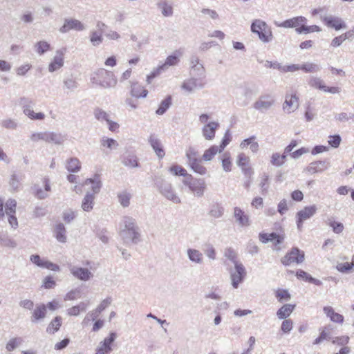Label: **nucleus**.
<instances>
[{
  "mask_svg": "<svg viewBox=\"0 0 354 354\" xmlns=\"http://www.w3.org/2000/svg\"><path fill=\"white\" fill-rule=\"evenodd\" d=\"M122 227L120 230V236L124 243L137 244L140 241V233L136 220L131 216H124L122 220Z\"/></svg>",
  "mask_w": 354,
  "mask_h": 354,
  "instance_id": "f257e3e1",
  "label": "nucleus"
},
{
  "mask_svg": "<svg viewBox=\"0 0 354 354\" xmlns=\"http://www.w3.org/2000/svg\"><path fill=\"white\" fill-rule=\"evenodd\" d=\"M91 80L93 84H98L104 88H113L118 82L116 77L111 71L103 68L97 70Z\"/></svg>",
  "mask_w": 354,
  "mask_h": 354,
  "instance_id": "f03ea898",
  "label": "nucleus"
},
{
  "mask_svg": "<svg viewBox=\"0 0 354 354\" xmlns=\"http://www.w3.org/2000/svg\"><path fill=\"white\" fill-rule=\"evenodd\" d=\"M251 31L258 35L259 39L263 43L272 41V34L267 24L261 20L255 19L251 25Z\"/></svg>",
  "mask_w": 354,
  "mask_h": 354,
  "instance_id": "7ed1b4c3",
  "label": "nucleus"
},
{
  "mask_svg": "<svg viewBox=\"0 0 354 354\" xmlns=\"http://www.w3.org/2000/svg\"><path fill=\"white\" fill-rule=\"evenodd\" d=\"M159 192L167 200L172 201L174 203L178 204L181 202L180 198L176 194L172 185L161 179L156 183Z\"/></svg>",
  "mask_w": 354,
  "mask_h": 354,
  "instance_id": "20e7f679",
  "label": "nucleus"
},
{
  "mask_svg": "<svg viewBox=\"0 0 354 354\" xmlns=\"http://www.w3.org/2000/svg\"><path fill=\"white\" fill-rule=\"evenodd\" d=\"M183 183L185 185L187 186L189 190L197 197L203 196L206 187L205 182L203 179L194 178L191 175L190 178H185Z\"/></svg>",
  "mask_w": 354,
  "mask_h": 354,
  "instance_id": "39448f33",
  "label": "nucleus"
},
{
  "mask_svg": "<svg viewBox=\"0 0 354 354\" xmlns=\"http://www.w3.org/2000/svg\"><path fill=\"white\" fill-rule=\"evenodd\" d=\"M229 272L232 286L234 288H237L239 284L243 281L246 276V270L244 266L241 263H236L234 268L230 269Z\"/></svg>",
  "mask_w": 354,
  "mask_h": 354,
  "instance_id": "423d86ee",
  "label": "nucleus"
},
{
  "mask_svg": "<svg viewBox=\"0 0 354 354\" xmlns=\"http://www.w3.org/2000/svg\"><path fill=\"white\" fill-rule=\"evenodd\" d=\"M19 104L23 108L24 113L31 120H41L44 119L45 115L43 113L34 112L32 109L35 103L28 98L21 97L19 101Z\"/></svg>",
  "mask_w": 354,
  "mask_h": 354,
  "instance_id": "0eeeda50",
  "label": "nucleus"
},
{
  "mask_svg": "<svg viewBox=\"0 0 354 354\" xmlns=\"http://www.w3.org/2000/svg\"><path fill=\"white\" fill-rule=\"evenodd\" d=\"M275 104L274 97L270 94L261 95L255 101L253 108L261 113L270 110Z\"/></svg>",
  "mask_w": 354,
  "mask_h": 354,
  "instance_id": "6e6552de",
  "label": "nucleus"
},
{
  "mask_svg": "<svg viewBox=\"0 0 354 354\" xmlns=\"http://www.w3.org/2000/svg\"><path fill=\"white\" fill-rule=\"evenodd\" d=\"M304 261V252L298 248H292V250L281 259V263L284 266H289L293 263L299 264Z\"/></svg>",
  "mask_w": 354,
  "mask_h": 354,
  "instance_id": "1a4fd4ad",
  "label": "nucleus"
},
{
  "mask_svg": "<svg viewBox=\"0 0 354 354\" xmlns=\"http://www.w3.org/2000/svg\"><path fill=\"white\" fill-rule=\"evenodd\" d=\"M205 84L206 81L203 77H196L190 76V78L184 81L181 88L189 93H192L196 90L203 88Z\"/></svg>",
  "mask_w": 354,
  "mask_h": 354,
  "instance_id": "9d476101",
  "label": "nucleus"
},
{
  "mask_svg": "<svg viewBox=\"0 0 354 354\" xmlns=\"http://www.w3.org/2000/svg\"><path fill=\"white\" fill-rule=\"evenodd\" d=\"M317 207L315 205L306 206L301 210L299 211L296 214L297 225L299 230H301L303 227V222L307 219L310 218L317 212Z\"/></svg>",
  "mask_w": 354,
  "mask_h": 354,
  "instance_id": "9b49d317",
  "label": "nucleus"
},
{
  "mask_svg": "<svg viewBox=\"0 0 354 354\" xmlns=\"http://www.w3.org/2000/svg\"><path fill=\"white\" fill-rule=\"evenodd\" d=\"M115 338L116 333L114 332L111 333L109 337L100 343L95 354H109L112 351L111 344Z\"/></svg>",
  "mask_w": 354,
  "mask_h": 354,
  "instance_id": "f8f14e48",
  "label": "nucleus"
},
{
  "mask_svg": "<svg viewBox=\"0 0 354 354\" xmlns=\"http://www.w3.org/2000/svg\"><path fill=\"white\" fill-rule=\"evenodd\" d=\"M69 270L75 278L81 281H88L93 276V273L85 268L70 266Z\"/></svg>",
  "mask_w": 354,
  "mask_h": 354,
  "instance_id": "ddd939ff",
  "label": "nucleus"
},
{
  "mask_svg": "<svg viewBox=\"0 0 354 354\" xmlns=\"http://www.w3.org/2000/svg\"><path fill=\"white\" fill-rule=\"evenodd\" d=\"M85 29L84 24L79 20L75 19H66L63 26L59 28V32L66 33L71 30L82 31Z\"/></svg>",
  "mask_w": 354,
  "mask_h": 354,
  "instance_id": "4468645a",
  "label": "nucleus"
},
{
  "mask_svg": "<svg viewBox=\"0 0 354 354\" xmlns=\"http://www.w3.org/2000/svg\"><path fill=\"white\" fill-rule=\"evenodd\" d=\"M299 106V98L295 94H286L283 104V110L290 114L297 110Z\"/></svg>",
  "mask_w": 354,
  "mask_h": 354,
  "instance_id": "2eb2a0df",
  "label": "nucleus"
},
{
  "mask_svg": "<svg viewBox=\"0 0 354 354\" xmlns=\"http://www.w3.org/2000/svg\"><path fill=\"white\" fill-rule=\"evenodd\" d=\"M66 49L62 48L56 50L53 61L48 65V71L50 73L55 72L61 68L64 65V55Z\"/></svg>",
  "mask_w": 354,
  "mask_h": 354,
  "instance_id": "dca6fc26",
  "label": "nucleus"
},
{
  "mask_svg": "<svg viewBox=\"0 0 354 354\" xmlns=\"http://www.w3.org/2000/svg\"><path fill=\"white\" fill-rule=\"evenodd\" d=\"M321 19L328 27L335 28L336 30L346 28V25L342 19L336 16L321 17Z\"/></svg>",
  "mask_w": 354,
  "mask_h": 354,
  "instance_id": "f3484780",
  "label": "nucleus"
},
{
  "mask_svg": "<svg viewBox=\"0 0 354 354\" xmlns=\"http://www.w3.org/2000/svg\"><path fill=\"white\" fill-rule=\"evenodd\" d=\"M148 142L158 158L162 159L165 156V152L160 140L156 135L151 134L148 138Z\"/></svg>",
  "mask_w": 354,
  "mask_h": 354,
  "instance_id": "a211bd4d",
  "label": "nucleus"
},
{
  "mask_svg": "<svg viewBox=\"0 0 354 354\" xmlns=\"http://www.w3.org/2000/svg\"><path fill=\"white\" fill-rule=\"evenodd\" d=\"M306 21L307 19L306 17L303 16H298L285 20L284 21L280 24L275 23V24L278 27H282L286 28H295L296 30L297 28H300V26H302L303 24H306Z\"/></svg>",
  "mask_w": 354,
  "mask_h": 354,
  "instance_id": "6ab92c4d",
  "label": "nucleus"
},
{
  "mask_svg": "<svg viewBox=\"0 0 354 354\" xmlns=\"http://www.w3.org/2000/svg\"><path fill=\"white\" fill-rule=\"evenodd\" d=\"M330 167L327 160H318L311 162L307 167L306 171L310 174L321 173Z\"/></svg>",
  "mask_w": 354,
  "mask_h": 354,
  "instance_id": "aec40b11",
  "label": "nucleus"
},
{
  "mask_svg": "<svg viewBox=\"0 0 354 354\" xmlns=\"http://www.w3.org/2000/svg\"><path fill=\"white\" fill-rule=\"evenodd\" d=\"M218 127L219 124L217 122H210L204 125L202 128L203 136L207 140H213L215 137L216 131Z\"/></svg>",
  "mask_w": 354,
  "mask_h": 354,
  "instance_id": "412c9836",
  "label": "nucleus"
},
{
  "mask_svg": "<svg viewBox=\"0 0 354 354\" xmlns=\"http://www.w3.org/2000/svg\"><path fill=\"white\" fill-rule=\"evenodd\" d=\"M91 184V194L95 195L100 192L101 187L102 186V181L100 180V174H95L93 178H87L84 185Z\"/></svg>",
  "mask_w": 354,
  "mask_h": 354,
  "instance_id": "4be33fe9",
  "label": "nucleus"
},
{
  "mask_svg": "<svg viewBox=\"0 0 354 354\" xmlns=\"http://www.w3.org/2000/svg\"><path fill=\"white\" fill-rule=\"evenodd\" d=\"M66 140V136L61 133L47 131L46 142L61 145Z\"/></svg>",
  "mask_w": 354,
  "mask_h": 354,
  "instance_id": "5701e85b",
  "label": "nucleus"
},
{
  "mask_svg": "<svg viewBox=\"0 0 354 354\" xmlns=\"http://www.w3.org/2000/svg\"><path fill=\"white\" fill-rule=\"evenodd\" d=\"M234 216L241 226H248L250 225L248 216L241 208L238 207H234Z\"/></svg>",
  "mask_w": 354,
  "mask_h": 354,
  "instance_id": "b1692460",
  "label": "nucleus"
},
{
  "mask_svg": "<svg viewBox=\"0 0 354 354\" xmlns=\"http://www.w3.org/2000/svg\"><path fill=\"white\" fill-rule=\"evenodd\" d=\"M95 198V195L88 192L82 200V209L85 212H91L93 209Z\"/></svg>",
  "mask_w": 354,
  "mask_h": 354,
  "instance_id": "393cba45",
  "label": "nucleus"
},
{
  "mask_svg": "<svg viewBox=\"0 0 354 354\" xmlns=\"http://www.w3.org/2000/svg\"><path fill=\"white\" fill-rule=\"evenodd\" d=\"M187 254L188 259L192 263L196 264H201L203 261V254L196 249L189 248L187 250Z\"/></svg>",
  "mask_w": 354,
  "mask_h": 354,
  "instance_id": "a878e982",
  "label": "nucleus"
},
{
  "mask_svg": "<svg viewBox=\"0 0 354 354\" xmlns=\"http://www.w3.org/2000/svg\"><path fill=\"white\" fill-rule=\"evenodd\" d=\"M46 315V306L44 304H39L36 306L32 312L31 321L33 323L44 319Z\"/></svg>",
  "mask_w": 354,
  "mask_h": 354,
  "instance_id": "bb28decb",
  "label": "nucleus"
},
{
  "mask_svg": "<svg viewBox=\"0 0 354 354\" xmlns=\"http://www.w3.org/2000/svg\"><path fill=\"white\" fill-rule=\"evenodd\" d=\"M296 276L298 279H303L304 281H308L317 286H321L322 284L320 280L313 277L308 273L302 270H297L296 272Z\"/></svg>",
  "mask_w": 354,
  "mask_h": 354,
  "instance_id": "cd10ccee",
  "label": "nucleus"
},
{
  "mask_svg": "<svg viewBox=\"0 0 354 354\" xmlns=\"http://www.w3.org/2000/svg\"><path fill=\"white\" fill-rule=\"evenodd\" d=\"M157 6L161 10L163 16L170 17L173 15V8L167 0H160L158 2Z\"/></svg>",
  "mask_w": 354,
  "mask_h": 354,
  "instance_id": "c85d7f7f",
  "label": "nucleus"
},
{
  "mask_svg": "<svg viewBox=\"0 0 354 354\" xmlns=\"http://www.w3.org/2000/svg\"><path fill=\"white\" fill-rule=\"evenodd\" d=\"M295 308V305L285 304L280 308L277 312V315L279 319H286L292 313Z\"/></svg>",
  "mask_w": 354,
  "mask_h": 354,
  "instance_id": "c756f323",
  "label": "nucleus"
},
{
  "mask_svg": "<svg viewBox=\"0 0 354 354\" xmlns=\"http://www.w3.org/2000/svg\"><path fill=\"white\" fill-rule=\"evenodd\" d=\"M190 76L205 79V69L203 64H194L191 66Z\"/></svg>",
  "mask_w": 354,
  "mask_h": 354,
  "instance_id": "7c9ffc66",
  "label": "nucleus"
},
{
  "mask_svg": "<svg viewBox=\"0 0 354 354\" xmlns=\"http://www.w3.org/2000/svg\"><path fill=\"white\" fill-rule=\"evenodd\" d=\"M66 168L69 172L76 173L80 170L81 163L78 158H71L67 160Z\"/></svg>",
  "mask_w": 354,
  "mask_h": 354,
  "instance_id": "2f4dec72",
  "label": "nucleus"
},
{
  "mask_svg": "<svg viewBox=\"0 0 354 354\" xmlns=\"http://www.w3.org/2000/svg\"><path fill=\"white\" fill-rule=\"evenodd\" d=\"M224 214V208L218 203L212 204L210 206L209 215L214 218H219Z\"/></svg>",
  "mask_w": 354,
  "mask_h": 354,
  "instance_id": "473e14b6",
  "label": "nucleus"
},
{
  "mask_svg": "<svg viewBox=\"0 0 354 354\" xmlns=\"http://www.w3.org/2000/svg\"><path fill=\"white\" fill-rule=\"evenodd\" d=\"M222 151L216 145H212L208 149L205 150L202 159L205 161H210L218 153H221Z\"/></svg>",
  "mask_w": 354,
  "mask_h": 354,
  "instance_id": "72a5a7b5",
  "label": "nucleus"
},
{
  "mask_svg": "<svg viewBox=\"0 0 354 354\" xmlns=\"http://www.w3.org/2000/svg\"><path fill=\"white\" fill-rule=\"evenodd\" d=\"M55 237L60 243H65L66 241V228L62 223H59L56 225L55 229Z\"/></svg>",
  "mask_w": 354,
  "mask_h": 354,
  "instance_id": "f704fd0d",
  "label": "nucleus"
},
{
  "mask_svg": "<svg viewBox=\"0 0 354 354\" xmlns=\"http://www.w3.org/2000/svg\"><path fill=\"white\" fill-rule=\"evenodd\" d=\"M88 304L85 302H80L78 305L73 306L67 310V313L70 316H77L80 312L86 311Z\"/></svg>",
  "mask_w": 354,
  "mask_h": 354,
  "instance_id": "c9c22d12",
  "label": "nucleus"
},
{
  "mask_svg": "<svg viewBox=\"0 0 354 354\" xmlns=\"http://www.w3.org/2000/svg\"><path fill=\"white\" fill-rule=\"evenodd\" d=\"M122 163L126 167L131 168L139 167L140 164L138 162L136 156L133 154H129L125 156L122 160Z\"/></svg>",
  "mask_w": 354,
  "mask_h": 354,
  "instance_id": "e433bc0d",
  "label": "nucleus"
},
{
  "mask_svg": "<svg viewBox=\"0 0 354 354\" xmlns=\"http://www.w3.org/2000/svg\"><path fill=\"white\" fill-rule=\"evenodd\" d=\"M34 49L38 55H42L50 49V45L46 41H39L34 45Z\"/></svg>",
  "mask_w": 354,
  "mask_h": 354,
  "instance_id": "4c0bfd02",
  "label": "nucleus"
},
{
  "mask_svg": "<svg viewBox=\"0 0 354 354\" xmlns=\"http://www.w3.org/2000/svg\"><path fill=\"white\" fill-rule=\"evenodd\" d=\"M62 324V317L59 316H57L54 319H53L50 323L48 324L46 332L50 334H54L57 332Z\"/></svg>",
  "mask_w": 354,
  "mask_h": 354,
  "instance_id": "58836bf2",
  "label": "nucleus"
},
{
  "mask_svg": "<svg viewBox=\"0 0 354 354\" xmlns=\"http://www.w3.org/2000/svg\"><path fill=\"white\" fill-rule=\"evenodd\" d=\"M169 171L174 176H184L185 178H191V174H187V170L178 165H173Z\"/></svg>",
  "mask_w": 354,
  "mask_h": 354,
  "instance_id": "ea45409f",
  "label": "nucleus"
},
{
  "mask_svg": "<svg viewBox=\"0 0 354 354\" xmlns=\"http://www.w3.org/2000/svg\"><path fill=\"white\" fill-rule=\"evenodd\" d=\"M322 30L321 28L317 25L313 26H306L305 24H303L300 28H297L295 31L298 34H307L313 32H320Z\"/></svg>",
  "mask_w": 354,
  "mask_h": 354,
  "instance_id": "a19ab883",
  "label": "nucleus"
},
{
  "mask_svg": "<svg viewBox=\"0 0 354 354\" xmlns=\"http://www.w3.org/2000/svg\"><path fill=\"white\" fill-rule=\"evenodd\" d=\"M131 93L136 97H145L147 95L148 91L140 85L135 84L131 86Z\"/></svg>",
  "mask_w": 354,
  "mask_h": 354,
  "instance_id": "79ce46f5",
  "label": "nucleus"
},
{
  "mask_svg": "<svg viewBox=\"0 0 354 354\" xmlns=\"http://www.w3.org/2000/svg\"><path fill=\"white\" fill-rule=\"evenodd\" d=\"M118 201L123 207H127L130 205L131 195L127 191H122L118 194Z\"/></svg>",
  "mask_w": 354,
  "mask_h": 354,
  "instance_id": "37998d69",
  "label": "nucleus"
},
{
  "mask_svg": "<svg viewBox=\"0 0 354 354\" xmlns=\"http://www.w3.org/2000/svg\"><path fill=\"white\" fill-rule=\"evenodd\" d=\"M171 105V97L167 96L160 104L158 109L156 111L157 115H163Z\"/></svg>",
  "mask_w": 354,
  "mask_h": 354,
  "instance_id": "c03bdc74",
  "label": "nucleus"
},
{
  "mask_svg": "<svg viewBox=\"0 0 354 354\" xmlns=\"http://www.w3.org/2000/svg\"><path fill=\"white\" fill-rule=\"evenodd\" d=\"M63 84L64 88H66L70 91H74L75 89H76L79 86L78 82L76 81L75 78L72 76L65 78L63 81Z\"/></svg>",
  "mask_w": 354,
  "mask_h": 354,
  "instance_id": "a18cd8bd",
  "label": "nucleus"
},
{
  "mask_svg": "<svg viewBox=\"0 0 354 354\" xmlns=\"http://www.w3.org/2000/svg\"><path fill=\"white\" fill-rule=\"evenodd\" d=\"M24 178V174L21 173L12 174L10 180V185L12 188L15 190L17 189L19 187L21 181L23 180Z\"/></svg>",
  "mask_w": 354,
  "mask_h": 354,
  "instance_id": "49530a36",
  "label": "nucleus"
},
{
  "mask_svg": "<svg viewBox=\"0 0 354 354\" xmlns=\"http://www.w3.org/2000/svg\"><path fill=\"white\" fill-rule=\"evenodd\" d=\"M94 116L99 121L110 122V115L100 108L94 110Z\"/></svg>",
  "mask_w": 354,
  "mask_h": 354,
  "instance_id": "de8ad7c7",
  "label": "nucleus"
},
{
  "mask_svg": "<svg viewBox=\"0 0 354 354\" xmlns=\"http://www.w3.org/2000/svg\"><path fill=\"white\" fill-rule=\"evenodd\" d=\"M179 62L178 57L176 55H171L168 56L165 62V63L160 65V68H163L165 71L167 70L169 66L176 65Z\"/></svg>",
  "mask_w": 354,
  "mask_h": 354,
  "instance_id": "09e8293b",
  "label": "nucleus"
},
{
  "mask_svg": "<svg viewBox=\"0 0 354 354\" xmlns=\"http://www.w3.org/2000/svg\"><path fill=\"white\" fill-rule=\"evenodd\" d=\"M24 340L21 337H14L9 340V342L7 343L6 346V348L8 351H12L15 348H17L18 346H19L22 343Z\"/></svg>",
  "mask_w": 354,
  "mask_h": 354,
  "instance_id": "8fccbe9b",
  "label": "nucleus"
},
{
  "mask_svg": "<svg viewBox=\"0 0 354 354\" xmlns=\"http://www.w3.org/2000/svg\"><path fill=\"white\" fill-rule=\"evenodd\" d=\"M100 143L102 146L106 147L111 150L115 149L118 146V143L115 140L105 136L101 138Z\"/></svg>",
  "mask_w": 354,
  "mask_h": 354,
  "instance_id": "3c124183",
  "label": "nucleus"
},
{
  "mask_svg": "<svg viewBox=\"0 0 354 354\" xmlns=\"http://www.w3.org/2000/svg\"><path fill=\"white\" fill-rule=\"evenodd\" d=\"M320 69V66L314 63L306 62L301 66V70L306 73H316Z\"/></svg>",
  "mask_w": 354,
  "mask_h": 354,
  "instance_id": "603ef678",
  "label": "nucleus"
},
{
  "mask_svg": "<svg viewBox=\"0 0 354 354\" xmlns=\"http://www.w3.org/2000/svg\"><path fill=\"white\" fill-rule=\"evenodd\" d=\"M189 166L194 172L200 175H205L207 172L206 168L201 164V160H198Z\"/></svg>",
  "mask_w": 354,
  "mask_h": 354,
  "instance_id": "864d4df0",
  "label": "nucleus"
},
{
  "mask_svg": "<svg viewBox=\"0 0 354 354\" xmlns=\"http://www.w3.org/2000/svg\"><path fill=\"white\" fill-rule=\"evenodd\" d=\"M197 151L192 147H189L186 151V157L187 159L188 165L195 162L199 159L197 158Z\"/></svg>",
  "mask_w": 354,
  "mask_h": 354,
  "instance_id": "5fc2aeb1",
  "label": "nucleus"
},
{
  "mask_svg": "<svg viewBox=\"0 0 354 354\" xmlns=\"http://www.w3.org/2000/svg\"><path fill=\"white\" fill-rule=\"evenodd\" d=\"M17 207V201L13 198H9L5 204V212L6 214H15Z\"/></svg>",
  "mask_w": 354,
  "mask_h": 354,
  "instance_id": "6e6d98bb",
  "label": "nucleus"
},
{
  "mask_svg": "<svg viewBox=\"0 0 354 354\" xmlns=\"http://www.w3.org/2000/svg\"><path fill=\"white\" fill-rule=\"evenodd\" d=\"M47 131L35 132L31 134L30 139L33 142L42 140L46 142Z\"/></svg>",
  "mask_w": 354,
  "mask_h": 354,
  "instance_id": "4d7b16f0",
  "label": "nucleus"
},
{
  "mask_svg": "<svg viewBox=\"0 0 354 354\" xmlns=\"http://www.w3.org/2000/svg\"><path fill=\"white\" fill-rule=\"evenodd\" d=\"M90 40L94 46H99L103 41L102 34L97 31L91 32Z\"/></svg>",
  "mask_w": 354,
  "mask_h": 354,
  "instance_id": "13d9d810",
  "label": "nucleus"
},
{
  "mask_svg": "<svg viewBox=\"0 0 354 354\" xmlns=\"http://www.w3.org/2000/svg\"><path fill=\"white\" fill-rule=\"evenodd\" d=\"M224 256L231 261L234 266H236V263H240L236 260V253L232 248H227L225 250Z\"/></svg>",
  "mask_w": 354,
  "mask_h": 354,
  "instance_id": "bf43d9fd",
  "label": "nucleus"
},
{
  "mask_svg": "<svg viewBox=\"0 0 354 354\" xmlns=\"http://www.w3.org/2000/svg\"><path fill=\"white\" fill-rule=\"evenodd\" d=\"M205 254L211 260H215L216 258V250L212 244H206L203 250Z\"/></svg>",
  "mask_w": 354,
  "mask_h": 354,
  "instance_id": "052dcab7",
  "label": "nucleus"
},
{
  "mask_svg": "<svg viewBox=\"0 0 354 354\" xmlns=\"http://www.w3.org/2000/svg\"><path fill=\"white\" fill-rule=\"evenodd\" d=\"M1 126L8 129L15 130L18 127V123L15 120L7 118L1 122Z\"/></svg>",
  "mask_w": 354,
  "mask_h": 354,
  "instance_id": "680f3d73",
  "label": "nucleus"
},
{
  "mask_svg": "<svg viewBox=\"0 0 354 354\" xmlns=\"http://www.w3.org/2000/svg\"><path fill=\"white\" fill-rule=\"evenodd\" d=\"M353 268V263H339L336 266V269L342 273H348Z\"/></svg>",
  "mask_w": 354,
  "mask_h": 354,
  "instance_id": "e2e57ef3",
  "label": "nucleus"
},
{
  "mask_svg": "<svg viewBox=\"0 0 354 354\" xmlns=\"http://www.w3.org/2000/svg\"><path fill=\"white\" fill-rule=\"evenodd\" d=\"M328 225L330 227H331L333 228V231L335 233V234H340L343 232L344 230V225L343 223H340V222H337V221H330L329 220L328 221Z\"/></svg>",
  "mask_w": 354,
  "mask_h": 354,
  "instance_id": "0e129e2a",
  "label": "nucleus"
},
{
  "mask_svg": "<svg viewBox=\"0 0 354 354\" xmlns=\"http://www.w3.org/2000/svg\"><path fill=\"white\" fill-rule=\"evenodd\" d=\"M232 140V136L230 131V129H227L225 133V135L222 139L221 143L218 147L220 149L223 151L225 147Z\"/></svg>",
  "mask_w": 354,
  "mask_h": 354,
  "instance_id": "69168bd1",
  "label": "nucleus"
},
{
  "mask_svg": "<svg viewBox=\"0 0 354 354\" xmlns=\"http://www.w3.org/2000/svg\"><path fill=\"white\" fill-rule=\"evenodd\" d=\"M293 327V322L291 319H285L283 321L281 326V330L284 333H288L290 332V330L292 329Z\"/></svg>",
  "mask_w": 354,
  "mask_h": 354,
  "instance_id": "338daca9",
  "label": "nucleus"
},
{
  "mask_svg": "<svg viewBox=\"0 0 354 354\" xmlns=\"http://www.w3.org/2000/svg\"><path fill=\"white\" fill-rule=\"evenodd\" d=\"M342 138L339 135H333L329 136L328 143L333 148H337L341 142Z\"/></svg>",
  "mask_w": 354,
  "mask_h": 354,
  "instance_id": "774afa93",
  "label": "nucleus"
}]
</instances>
